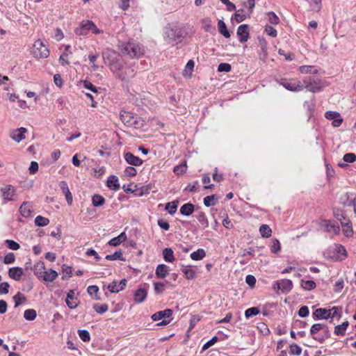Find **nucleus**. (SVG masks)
<instances>
[{
  "mask_svg": "<svg viewBox=\"0 0 356 356\" xmlns=\"http://www.w3.org/2000/svg\"><path fill=\"white\" fill-rule=\"evenodd\" d=\"M34 274L40 280L45 272V266L43 261L37 262L33 266Z\"/></svg>",
  "mask_w": 356,
  "mask_h": 356,
  "instance_id": "obj_27",
  "label": "nucleus"
},
{
  "mask_svg": "<svg viewBox=\"0 0 356 356\" xmlns=\"http://www.w3.org/2000/svg\"><path fill=\"white\" fill-rule=\"evenodd\" d=\"M147 297V291L144 289L140 288L136 291L134 293V300L138 303H140L145 300Z\"/></svg>",
  "mask_w": 356,
  "mask_h": 356,
  "instance_id": "obj_34",
  "label": "nucleus"
},
{
  "mask_svg": "<svg viewBox=\"0 0 356 356\" xmlns=\"http://www.w3.org/2000/svg\"><path fill=\"white\" fill-rule=\"evenodd\" d=\"M343 160L346 163H353L356 161V154L354 153H346L343 155Z\"/></svg>",
  "mask_w": 356,
  "mask_h": 356,
  "instance_id": "obj_64",
  "label": "nucleus"
},
{
  "mask_svg": "<svg viewBox=\"0 0 356 356\" xmlns=\"http://www.w3.org/2000/svg\"><path fill=\"white\" fill-rule=\"evenodd\" d=\"M78 334L80 339L84 342H88L90 340V335L88 330H79Z\"/></svg>",
  "mask_w": 356,
  "mask_h": 356,
  "instance_id": "obj_56",
  "label": "nucleus"
},
{
  "mask_svg": "<svg viewBox=\"0 0 356 356\" xmlns=\"http://www.w3.org/2000/svg\"><path fill=\"white\" fill-rule=\"evenodd\" d=\"M274 80L284 88L291 92H300L304 88L302 83L296 79H288L278 76H275Z\"/></svg>",
  "mask_w": 356,
  "mask_h": 356,
  "instance_id": "obj_6",
  "label": "nucleus"
},
{
  "mask_svg": "<svg viewBox=\"0 0 356 356\" xmlns=\"http://www.w3.org/2000/svg\"><path fill=\"white\" fill-rule=\"evenodd\" d=\"M74 33L76 35L86 36L90 33L95 35L103 33V30L97 28L96 24L91 20H83L79 26L75 29Z\"/></svg>",
  "mask_w": 356,
  "mask_h": 356,
  "instance_id": "obj_4",
  "label": "nucleus"
},
{
  "mask_svg": "<svg viewBox=\"0 0 356 356\" xmlns=\"http://www.w3.org/2000/svg\"><path fill=\"white\" fill-rule=\"evenodd\" d=\"M179 205V200H175L172 202H167L165 205V210L168 212L170 215H174Z\"/></svg>",
  "mask_w": 356,
  "mask_h": 356,
  "instance_id": "obj_31",
  "label": "nucleus"
},
{
  "mask_svg": "<svg viewBox=\"0 0 356 356\" xmlns=\"http://www.w3.org/2000/svg\"><path fill=\"white\" fill-rule=\"evenodd\" d=\"M88 294L95 300H99L100 298L97 296L99 287L96 285H91L87 288Z\"/></svg>",
  "mask_w": 356,
  "mask_h": 356,
  "instance_id": "obj_43",
  "label": "nucleus"
},
{
  "mask_svg": "<svg viewBox=\"0 0 356 356\" xmlns=\"http://www.w3.org/2000/svg\"><path fill=\"white\" fill-rule=\"evenodd\" d=\"M266 15L268 16V19L271 24L277 25L280 23V19L274 12H268Z\"/></svg>",
  "mask_w": 356,
  "mask_h": 356,
  "instance_id": "obj_53",
  "label": "nucleus"
},
{
  "mask_svg": "<svg viewBox=\"0 0 356 356\" xmlns=\"http://www.w3.org/2000/svg\"><path fill=\"white\" fill-rule=\"evenodd\" d=\"M299 71L302 74H316L318 73V70L314 69V66L312 65H302L299 67Z\"/></svg>",
  "mask_w": 356,
  "mask_h": 356,
  "instance_id": "obj_41",
  "label": "nucleus"
},
{
  "mask_svg": "<svg viewBox=\"0 0 356 356\" xmlns=\"http://www.w3.org/2000/svg\"><path fill=\"white\" fill-rule=\"evenodd\" d=\"M260 312V310L258 307H252L250 308H248L245 312V316L246 318H250L251 317H253L254 316H257Z\"/></svg>",
  "mask_w": 356,
  "mask_h": 356,
  "instance_id": "obj_49",
  "label": "nucleus"
},
{
  "mask_svg": "<svg viewBox=\"0 0 356 356\" xmlns=\"http://www.w3.org/2000/svg\"><path fill=\"white\" fill-rule=\"evenodd\" d=\"M169 274V267L165 264H159L156 268L157 278H164Z\"/></svg>",
  "mask_w": 356,
  "mask_h": 356,
  "instance_id": "obj_30",
  "label": "nucleus"
},
{
  "mask_svg": "<svg viewBox=\"0 0 356 356\" xmlns=\"http://www.w3.org/2000/svg\"><path fill=\"white\" fill-rule=\"evenodd\" d=\"M231 70V65L227 63H221L218 66V72H229Z\"/></svg>",
  "mask_w": 356,
  "mask_h": 356,
  "instance_id": "obj_61",
  "label": "nucleus"
},
{
  "mask_svg": "<svg viewBox=\"0 0 356 356\" xmlns=\"http://www.w3.org/2000/svg\"><path fill=\"white\" fill-rule=\"evenodd\" d=\"M289 348L291 355H300L302 353L301 348L295 343L291 344Z\"/></svg>",
  "mask_w": 356,
  "mask_h": 356,
  "instance_id": "obj_63",
  "label": "nucleus"
},
{
  "mask_svg": "<svg viewBox=\"0 0 356 356\" xmlns=\"http://www.w3.org/2000/svg\"><path fill=\"white\" fill-rule=\"evenodd\" d=\"M118 47L121 52L130 58H139L144 53L143 47L136 41L120 42Z\"/></svg>",
  "mask_w": 356,
  "mask_h": 356,
  "instance_id": "obj_2",
  "label": "nucleus"
},
{
  "mask_svg": "<svg viewBox=\"0 0 356 356\" xmlns=\"http://www.w3.org/2000/svg\"><path fill=\"white\" fill-rule=\"evenodd\" d=\"M244 13V9L241 8L236 11L234 15L232 17V20H235L237 23H241L245 20L248 16H247Z\"/></svg>",
  "mask_w": 356,
  "mask_h": 356,
  "instance_id": "obj_35",
  "label": "nucleus"
},
{
  "mask_svg": "<svg viewBox=\"0 0 356 356\" xmlns=\"http://www.w3.org/2000/svg\"><path fill=\"white\" fill-rule=\"evenodd\" d=\"M323 323H318L312 325L310 328V334L313 339H314V337H318L316 334L322 330L323 328Z\"/></svg>",
  "mask_w": 356,
  "mask_h": 356,
  "instance_id": "obj_45",
  "label": "nucleus"
},
{
  "mask_svg": "<svg viewBox=\"0 0 356 356\" xmlns=\"http://www.w3.org/2000/svg\"><path fill=\"white\" fill-rule=\"evenodd\" d=\"M164 38L168 43L173 42H181L187 33L182 26L168 24L163 30Z\"/></svg>",
  "mask_w": 356,
  "mask_h": 356,
  "instance_id": "obj_1",
  "label": "nucleus"
},
{
  "mask_svg": "<svg viewBox=\"0 0 356 356\" xmlns=\"http://www.w3.org/2000/svg\"><path fill=\"white\" fill-rule=\"evenodd\" d=\"M57 277V272L53 269H50L49 271L45 270L40 280L47 282H52L56 279Z\"/></svg>",
  "mask_w": 356,
  "mask_h": 356,
  "instance_id": "obj_28",
  "label": "nucleus"
},
{
  "mask_svg": "<svg viewBox=\"0 0 356 356\" xmlns=\"http://www.w3.org/2000/svg\"><path fill=\"white\" fill-rule=\"evenodd\" d=\"M75 299L74 291L70 290L67 294L65 302L67 307L71 309H75L78 306V303L74 300Z\"/></svg>",
  "mask_w": 356,
  "mask_h": 356,
  "instance_id": "obj_23",
  "label": "nucleus"
},
{
  "mask_svg": "<svg viewBox=\"0 0 356 356\" xmlns=\"http://www.w3.org/2000/svg\"><path fill=\"white\" fill-rule=\"evenodd\" d=\"M163 257L166 262L172 263L175 260L174 252L170 248H165L163 249Z\"/></svg>",
  "mask_w": 356,
  "mask_h": 356,
  "instance_id": "obj_32",
  "label": "nucleus"
},
{
  "mask_svg": "<svg viewBox=\"0 0 356 356\" xmlns=\"http://www.w3.org/2000/svg\"><path fill=\"white\" fill-rule=\"evenodd\" d=\"M218 341V337L217 336L213 337L211 339H209L208 341H207L202 346L201 353L205 351L208 348H209L211 346L214 345L217 341Z\"/></svg>",
  "mask_w": 356,
  "mask_h": 356,
  "instance_id": "obj_58",
  "label": "nucleus"
},
{
  "mask_svg": "<svg viewBox=\"0 0 356 356\" xmlns=\"http://www.w3.org/2000/svg\"><path fill=\"white\" fill-rule=\"evenodd\" d=\"M104 63L109 66L111 71L119 70L122 67V59L114 50L106 49L102 52Z\"/></svg>",
  "mask_w": 356,
  "mask_h": 356,
  "instance_id": "obj_3",
  "label": "nucleus"
},
{
  "mask_svg": "<svg viewBox=\"0 0 356 356\" xmlns=\"http://www.w3.org/2000/svg\"><path fill=\"white\" fill-rule=\"evenodd\" d=\"M172 314L173 312L171 309H165L163 311L157 312V321L164 318V319H168V318H172Z\"/></svg>",
  "mask_w": 356,
  "mask_h": 356,
  "instance_id": "obj_37",
  "label": "nucleus"
},
{
  "mask_svg": "<svg viewBox=\"0 0 356 356\" xmlns=\"http://www.w3.org/2000/svg\"><path fill=\"white\" fill-rule=\"evenodd\" d=\"M218 197L216 194L208 195L204 198L203 202L207 207L214 206L216 204Z\"/></svg>",
  "mask_w": 356,
  "mask_h": 356,
  "instance_id": "obj_38",
  "label": "nucleus"
},
{
  "mask_svg": "<svg viewBox=\"0 0 356 356\" xmlns=\"http://www.w3.org/2000/svg\"><path fill=\"white\" fill-rule=\"evenodd\" d=\"M259 232L263 238H269L271 236L272 230L268 225H262L259 227Z\"/></svg>",
  "mask_w": 356,
  "mask_h": 356,
  "instance_id": "obj_44",
  "label": "nucleus"
},
{
  "mask_svg": "<svg viewBox=\"0 0 356 356\" xmlns=\"http://www.w3.org/2000/svg\"><path fill=\"white\" fill-rule=\"evenodd\" d=\"M332 213L334 217L340 222L341 226L348 225L350 219L346 216L343 210L339 208H333Z\"/></svg>",
  "mask_w": 356,
  "mask_h": 356,
  "instance_id": "obj_13",
  "label": "nucleus"
},
{
  "mask_svg": "<svg viewBox=\"0 0 356 356\" xmlns=\"http://www.w3.org/2000/svg\"><path fill=\"white\" fill-rule=\"evenodd\" d=\"M319 225L321 227H323L325 228V231L327 232H332L335 235H338L340 233L339 225L337 223H332L330 220H321Z\"/></svg>",
  "mask_w": 356,
  "mask_h": 356,
  "instance_id": "obj_12",
  "label": "nucleus"
},
{
  "mask_svg": "<svg viewBox=\"0 0 356 356\" xmlns=\"http://www.w3.org/2000/svg\"><path fill=\"white\" fill-rule=\"evenodd\" d=\"M105 203V198L98 194H95L92 197V204L94 207H98L102 206Z\"/></svg>",
  "mask_w": 356,
  "mask_h": 356,
  "instance_id": "obj_42",
  "label": "nucleus"
},
{
  "mask_svg": "<svg viewBox=\"0 0 356 356\" xmlns=\"http://www.w3.org/2000/svg\"><path fill=\"white\" fill-rule=\"evenodd\" d=\"M13 300L15 301V307H17L23 302H25L26 300V298L20 292H17V294L13 296Z\"/></svg>",
  "mask_w": 356,
  "mask_h": 356,
  "instance_id": "obj_52",
  "label": "nucleus"
},
{
  "mask_svg": "<svg viewBox=\"0 0 356 356\" xmlns=\"http://www.w3.org/2000/svg\"><path fill=\"white\" fill-rule=\"evenodd\" d=\"M121 65L122 67L119 70L112 71L117 77L122 81H127L134 76V70L131 67L127 65L123 60L121 62Z\"/></svg>",
  "mask_w": 356,
  "mask_h": 356,
  "instance_id": "obj_8",
  "label": "nucleus"
},
{
  "mask_svg": "<svg viewBox=\"0 0 356 356\" xmlns=\"http://www.w3.org/2000/svg\"><path fill=\"white\" fill-rule=\"evenodd\" d=\"M236 34L240 42H247L250 38L249 25L246 24L240 25L237 29Z\"/></svg>",
  "mask_w": 356,
  "mask_h": 356,
  "instance_id": "obj_11",
  "label": "nucleus"
},
{
  "mask_svg": "<svg viewBox=\"0 0 356 356\" xmlns=\"http://www.w3.org/2000/svg\"><path fill=\"white\" fill-rule=\"evenodd\" d=\"M187 170V165L186 161H184L182 163L177 165L174 167L173 172L177 175H182L184 174Z\"/></svg>",
  "mask_w": 356,
  "mask_h": 356,
  "instance_id": "obj_48",
  "label": "nucleus"
},
{
  "mask_svg": "<svg viewBox=\"0 0 356 356\" xmlns=\"http://www.w3.org/2000/svg\"><path fill=\"white\" fill-rule=\"evenodd\" d=\"M93 309L97 313L99 314H103L104 313L108 311V306L106 304H102L100 305L98 304H95L93 305Z\"/></svg>",
  "mask_w": 356,
  "mask_h": 356,
  "instance_id": "obj_57",
  "label": "nucleus"
},
{
  "mask_svg": "<svg viewBox=\"0 0 356 356\" xmlns=\"http://www.w3.org/2000/svg\"><path fill=\"white\" fill-rule=\"evenodd\" d=\"M19 212L24 218L31 216L33 212L31 203L29 202H24L19 207Z\"/></svg>",
  "mask_w": 356,
  "mask_h": 356,
  "instance_id": "obj_17",
  "label": "nucleus"
},
{
  "mask_svg": "<svg viewBox=\"0 0 356 356\" xmlns=\"http://www.w3.org/2000/svg\"><path fill=\"white\" fill-rule=\"evenodd\" d=\"M301 287L306 291H312L316 287V284L313 280H307L305 281L302 280L300 282Z\"/></svg>",
  "mask_w": 356,
  "mask_h": 356,
  "instance_id": "obj_40",
  "label": "nucleus"
},
{
  "mask_svg": "<svg viewBox=\"0 0 356 356\" xmlns=\"http://www.w3.org/2000/svg\"><path fill=\"white\" fill-rule=\"evenodd\" d=\"M310 6L313 11H320L322 7L321 0H310Z\"/></svg>",
  "mask_w": 356,
  "mask_h": 356,
  "instance_id": "obj_59",
  "label": "nucleus"
},
{
  "mask_svg": "<svg viewBox=\"0 0 356 356\" xmlns=\"http://www.w3.org/2000/svg\"><path fill=\"white\" fill-rule=\"evenodd\" d=\"M330 312L331 310L327 309L325 308L316 309L312 313V318L314 321L327 320L330 318Z\"/></svg>",
  "mask_w": 356,
  "mask_h": 356,
  "instance_id": "obj_14",
  "label": "nucleus"
},
{
  "mask_svg": "<svg viewBox=\"0 0 356 356\" xmlns=\"http://www.w3.org/2000/svg\"><path fill=\"white\" fill-rule=\"evenodd\" d=\"M37 316L36 311L33 309H26L24 312V318L26 321H33Z\"/></svg>",
  "mask_w": 356,
  "mask_h": 356,
  "instance_id": "obj_46",
  "label": "nucleus"
},
{
  "mask_svg": "<svg viewBox=\"0 0 356 356\" xmlns=\"http://www.w3.org/2000/svg\"><path fill=\"white\" fill-rule=\"evenodd\" d=\"M195 211V205L188 202L183 204L179 209V213L184 216H189Z\"/></svg>",
  "mask_w": 356,
  "mask_h": 356,
  "instance_id": "obj_19",
  "label": "nucleus"
},
{
  "mask_svg": "<svg viewBox=\"0 0 356 356\" xmlns=\"http://www.w3.org/2000/svg\"><path fill=\"white\" fill-rule=\"evenodd\" d=\"M218 32L223 35L225 38H229L231 34L227 28V25L223 19H219L218 22Z\"/></svg>",
  "mask_w": 356,
  "mask_h": 356,
  "instance_id": "obj_29",
  "label": "nucleus"
},
{
  "mask_svg": "<svg viewBox=\"0 0 356 356\" xmlns=\"http://www.w3.org/2000/svg\"><path fill=\"white\" fill-rule=\"evenodd\" d=\"M302 84L305 88L314 93L321 92L325 88L324 82L322 79L314 76H306L302 80Z\"/></svg>",
  "mask_w": 356,
  "mask_h": 356,
  "instance_id": "obj_7",
  "label": "nucleus"
},
{
  "mask_svg": "<svg viewBox=\"0 0 356 356\" xmlns=\"http://www.w3.org/2000/svg\"><path fill=\"white\" fill-rule=\"evenodd\" d=\"M124 157L125 161L131 165L139 166L143 163V161L139 157L134 156L131 152L125 153Z\"/></svg>",
  "mask_w": 356,
  "mask_h": 356,
  "instance_id": "obj_18",
  "label": "nucleus"
},
{
  "mask_svg": "<svg viewBox=\"0 0 356 356\" xmlns=\"http://www.w3.org/2000/svg\"><path fill=\"white\" fill-rule=\"evenodd\" d=\"M293 288V282L291 280L282 279L281 280L275 281L273 284L274 290H280L282 293H288Z\"/></svg>",
  "mask_w": 356,
  "mask_h": 356,
  "instance_id": "obj_10",
  "label": "nucleus"
},
{
  "mask_svg": "<svg viewBox=\"0 0 356 356\" xmlns=\"http://www.w3.org/2000/svg\"><path fill=\"white\" fill-rule=\"evenodd\" d=\"M33 55L37 58H46L49 55V51L43 42L38 40L33 44Z\"/></svg>",
  "mask_w": 356,
  "mask_h": 356,
  "instance_id": "obj_9",
  "label": "nucleus"
},
{
  "mask_svg": "<svg viewBox=\"0 0 356 356\" xmlns=\"http://www.w3.org/2000/svg\"><path fill=\"white\" fill-rule=\"evenodd\" d=\"M281 246L278 239L274 238L272 241L270 250L273 253L277 254L280 250Z\"/></svg>",
  "mask_w": 356,
  "mask_h": 356,
  "instance_id": "obj_60",
  "label": "nucleus"
},
{
  "mask_svg": "<svg viewBox=\"0 0 356 356\" xmlns=\"http://www.w3.org/2000/svg\"><path fill=\"white\" fill-rule=\"evenodd\" d=\"M181 271L186 280H193L195 277L196 272L192 269L191 266L181 265Z\"/></svg>",
  "mask_w": 356,
  "mask_h": 356,
  "instance_id": "obj_25",
  "label": "nucleus"
},
{
  "mask_svg": "<svg viewBox=\"0 0 356 356\" xmlns=\"http://www.w3.org/2000/svg\"><path fill=\"white\" fill-rule=\"evenodd\" d=\"M348 222H349L348 225H344V226H341L342 227L343 232L344 235L346 237H350L353 234V227H352V222H351V221L350 220H349Z\"/></svg>",
  "mask_w": 356,
  "mask_h": 356,
  "instance_id": "obj_54",
  "label": "nucleus"
},
{
  "mask_svg": "<svg viewBox=\"0 0 356 356\" xmlns=\"http://www.w3.org/2000/svg\"><path fill=\"white\" fill-rule=\"evenodd\" d=\"M194 66H195V62L193 60L191 59L189 60L186 66H185V69H184V73L187 74L188 73L189 74V76H191L192 74V72L193 71V69H194Z\"/></svg>",
  "mask_w": 356,
  "mask_h": 356,
  "instance_id": "obj_62",
  "label": "nucleus"
},
{
  "mask_svg": "<svg viewBox=\"0 0 356 356\" xmlns=\"http://www.w3.org/2000/svg\"><path fill=\"white\" fill-rule=\"evenodd\" d=\"M49 223V220L47 218H44L42 216H38L35 218V224L38 227H44Z\"/></svg>",
  "mask_w": 356,
  "mask_h": 356,
  "instance_id": "obj_50",
  "label": "nucleus"
},
{
  "mask_svg": "<svg viewBox=\"0 0 356 356\" xmlns=\"http://www.w3.org/2000/svg\"><path fill=\"white\" fill-rule=\"evenodd\" d=\"M323 334L321 336H318V337H314V340L319 342L320 343H323L325 341V339L331 337V333L328 326L325 324H323Z\"/></svg>",
  "mask_w": 356,
  "mask_h": 356,
  "instance_id": "obj_26",
  "label": "nucleus"
},
{
  "mask_svg": "<svg viewBox=\"0 0 356 356\" xmlns=\"http://www.w3.org/2000/svg\"><path fill=\"white\" fill-rule=\"evenodd\" d=\"M206 256V252L202 248H199L196 251L192 252L190 255L191 259L194 261H199L202 259Z\"/></svg>",
  "mask_w": 356,
  "mask_h": 356,
  "instance_id": "obj_39",
  "label": "nucleus"
},
{
  "mask_svg": "<svg viewBox=\"0 0 356 356\" xmlns=\"http://www.w3.org/2000/svg\"><path fill=\"white\" fill-rule=\"evenodd\" d=\"M0 191L1 193V195L3 197L6 201H13V196L15 194V189L11 185H6L4 187L0 188Z\"/></svg>",
  "mask_w": 356,
  "mask_h": 356,
  "instance_id": "obj_16",
  "label": "nucleus"
},
{
  "mask_svg": "<svg viewBox=\"0 0 356 356\" xmlns=\"http://www.w3.org/2000/svg\"><path fill=\"white\" fill-rule=\"evenodd\" d=\"M23 273V269L20 267H13L8 270V276L15 281H19Z\"/></svg>",
  "mask_w": 356,
  "mask_h": 356,
  "instance_id": "obj_21",
  "label": "nucleus"
},
{
  "mask_svg": "<svg viewBox=\"0 0 356 356\" xmlns=\"http://www.w3.org/2000/svg\"><path fill=\"white\" fill-rule=\"evenodd\" d=\"M26 128L20 127L10 131V137L15 142L19 143L25 138V134L27 133Z\"/></svg>",
  "mask_w": 356,
  "mask_h": 356,
  "instance_id": "obj_15",
  "label": "nucleus"
},
{
  "mask_svg": "<svg viewBox=\"0 0 356 356\" xmlns=\"http://www.w3.org/2000/svg\"><path fill=\"white\" fill-rule=\"evenodd\" d=\"M106 186L111 190L118 191L120 188L118 178L115 175H110L107 179Z\"/></svg>",
  "mask_w": 356,
  "mask_h": 356,
  "instance_id": "obj_22",
  "label": "nucleus"
},
{
  "mask_svg": "<svg viewBox=\"0 0 356 356\" xmlns=\"http://www.w3.org/2000/svg\"><path fill=\"white\" fill-rule=\"evenodd\" d=\"M120 119L124 125L135 129L140 128L143 124V120L138 115L131 112L122 111Z\"/></svg>",
  "mask_w": 356,
  "mask_h": 356,
  "instance_id": "obj_5",
  "label": "nucleus"
},
{
  "mask_svg": "<svg viewBox=\"0 0 356 356\" xmlns=\"http://www.w3.org/2000/svg\"><path fill=\"white\" fill-rule=\"evenodd\" d=\"M195 217L200 223L202 229H205L209 227V220L204 212L200 211L195 214Z\"/></svg>",
  "mask_w": 356,
  "mask_h": 356,
  "instance_id": "obj_24",
  "label": "nucleus"
},
{
  "mask_svg": "<svg viewBox=\"0 0 356 356\" xmlns=\"http://www.w3.org/2000/svg\"><path fill=\"white\" fill-rule=\"evenodd\" d=\"M60 188L63 194L65 196L66 201L69 205L72 204V195L71 192L70 191V189L68 188V185L66 181H62L60 182Z\"/></svg>",
  "mask_w": 356,
  "mask_h": 356,
  "instance_id": "obj_20",
  "label": "nucleus"
},
{
  "mask_svg": "<svg viewBox=\"0 0 356 356\" xmlns=\"http://www.w3.org/2000/svg\"><path fill=\"white\" fill-rule=\"evenodd\" d=\"M106 259L109 261L120 260L124 261V258L122 257V252L121 250L115 251L112 254H108L106 256Z\"/></svg>",
  "mask_w": 356,
  "mask_h": 356,
  "instance_id": "obj_47",
  "label": "nucleus"
},
{
  "mask_svg": "<svg viewBox=\"0 0 356 356\" xmlns=\"http://www.w3.org/2000/svg\"><path fill=\"white\" fill-rule=\"evenodd\" d=\"M127 239V235L125 232H122L120 235L116 237L113 238L108 241V245L111 246H118L121 243Z\"/></svg>",
  "mask_w": 356,
  "mask_h": 356,
  "instance_id": "obj_36",
  "label": "nucleus"
},
{
  "mask_svg": "<svg viewBox=\"0 0 356 356\" xmlns=\"http://www.w3.org/2000/svg\"><path fill=\"white\" fill-rule=\"evenodd\" d=\"M257 327L259 330V332L264 336H268L270 333V331L268 327V325L265 323H259Z\"/></svg>",
  "mask_w": 356,
  "mask_h": 356,
  "instance_id": "obj_55",
  "label": "nucleus"
},
{
  "mask_svg": "<svg viewBox=\"0 0 356 356\" xmlns=\"http://www.w3.org/2000/svg\"><path fill=\"white\" fill-rule=\"evenodd\" d=\"M348 325L349 323L348 321L343 322L340 325H337V326L334 327V333L338 336H343L346 334V330Z\"/></svg>",
  "mask_w": 356,
  "mask_h": 356,
  "instance_id": "obj_33",
  "label": "nucleus"
},
{
  "mask_svg": "<svg viewBox=\"0 0 356 356\" xmlns=\"http://www.w3.org/2000/svg\"><path fill=\"white\" fill-rule=\"evenodd\" d=\"M330 318H333L334 317H337L339 319L342 316V307H333L330 309Z\"/></svg>",
  "mask_w": 356,
  "mask_h": 356,
  "instance_id": "obj_51",
  "label": "nucleus"
}]
</instances>
